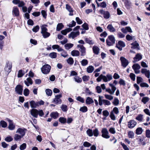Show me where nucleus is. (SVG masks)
I'll list each match as a JSON object with an SVG mask.
<instances>
[{"label": "nucleus", "instance_id": "nucleus-56", "mask_svg": "<svg viewBox=\"0 0 150 150\" xmlns=\"http://www.w3.org/2000/svg\"><path fill=\"white\" fill-rule=\"evenodd\" d=\"M109 117L111 118V119L113 120H115V116L112 111H111L110 112Z\"/></svg>", "mask_w": 150, "mask_h": 150}, {"label": "nucleus", "instance_id": "nucleus-59", "mask_svg": "<svg viewBox=\"0 0 150 150\" xmlns=\"http://www.w3.org/2000/svg\"><path fill=\"white\" fill-rule=\"evenodd\" d=\"M102 113L104 117H107L109 115V112L107 110H103Z\"/></svg>", "mask_w": 150, "mask_h": 150}, {"label": "nucleus", "instance_id": "nucleus-63", "mask_svg": "<svg viewBox=\"0 0 150 150\" xmlns=\"http://www.w3.org/2000/svg\"><path fill=\"white\" fill-rule=\"evenodd\" d=\"M26 144L25 143H23L21 144L20 147V149L21 150H24L26 148Z\"/></svg>", "mask_w": 150, "mask_h": 150}, {"label": "nucleus", "instance_id": "nucleus-44", "mask_svg": "<svg viewBox=\"0 0 150 150\" xmlns=\"http://www.w3.org/2000/svg\"><path fill=\"white\" fill-rule=\"evenodd\" d=\"M49 56L52 59L55 58L57 57V53L55 52H52L49 54Z\"/></svg>", "mask_w": 150, "mask_h": 150}, {"label": "nucleus", "instance_id": "nucleus-21", "mask_svg": "<svg viewBox=\"0 0 150 150\" xmlns=\"http://www.w3.org/2000/svg\"><path fill=\"white\" fill-rule=\"evenodd\" d=\"M100 49L99 47L96 46L94 45L93 47V53L96 55L98 54Z\"/></svg>", "mask_w": 150, "mask_h": 150}, {"label": "nucleus", "instance_id": "nucleus-4", "mask_svg": "<svg viewBox=\"0 0 150 150\" xmlns=\"http://www.w3.org/2000/svg\"><path fill=\"white\" fill-rule=\"evenodd\" d=\"M62 96V95L61 94L57 95L55 96V98L53 99L52 102L56 104H61L62 100L60 98H61Z\"/></svg>", "mask_w": 150, "mask_h": 150}, {"label": "nucleus", "instance_id": "nucleus-38", "mask_svg": "<svg viewBox=\"0 0 150 150\" xmlns=\"http://www.w3.org/2000/svg\"><path fill=\"white\" fill-rule=\"evenodd\" d=\"M119 103V101L118 99L116 97H115L114 98V100L112 102L113 105L115 106L117 105Z\"/></svg>", "mask_w": 150, "mask_h": 150}, {"label": "nucleus", "instance_id": "nucleus-15", "mask_svg": "<svg viewBox=\"0 0 150 150\" xmlns=\"http://www.w3.org/2000/svg\"><path fill=\"white\" fill-rule=\"evenodd\" d=\"M141 73L144 74L148 78H150V72L149 70L145 68L142 69H141Z\"/></svg>", "mask_w": 150, "mask_h": 150}, {"label": "nucleus", "instance_id": "nucleus-2", "mask_svg": "<svg viewBox=\"0 0 150 150\" xmlns=\"http://www.w3.org/2000/svg\"><path fill=\"white\" fill-rule=\"evenodd\" d=\"M112 79V76L110 74H108L106 76L101 74L96 79V81L98 82H99L103 79V81L106 82L110 81Z\"/></svg>", "mask_w": 150, "mask_h": 150}, {"label": "nucleus", "instance_id": "nucleus-11", "mask_svg": "<svg viewBox=\"0 0 150 150\" xmlns=\"http://www.w3.org/2000/svg\"><path fill=\"white\" fill-rule=\"evenodd\" d=\"M99 12L102 14L103 15L104 18L108 19L110 17V13L108 11H105L103 9H100L99 10Z\"/></svg>", "mask_w": 150, "mask_h": 150}, {"label": "nucleus", "instance_id": "nucleus-14", "mask_svg": "<svg viewBox=\"0 0 150 150\" xmlns=\"http://www.w3.org/2000/svg\"><path fill=\"white\" fill-rule=\"evenodd\" d=\"M136 122L134 120H131L128 122V126L129 128H132L136 125Z\"/></svg>", "mask_w": 150, "mask_h": 150}, {"label": "nucleus", "instance_id": "nucleus-30", "mask_svg": "<svg viewBox=\"0 0 150 150\" xmlns=\"http://www.w3.org/2000/svg\"><path fill=\"white\" fill-rule=\"evenodd\" d=\"M94 70V68L92 66H89L86 69V71L88 73H92Z\"/></svg>", "mask_w": 150, "mask_h": 150}, {"label": "nucleus", "instance_id": "nucleus-37", "mask_svg": "<svg viewBox=\"0 0 150 150\" xmlns=\"http://www.w3.org/2000/svg\"><path fill=\"white\" fill-rule=\"evenodd\" d=\"M88 108L85 106L81 107L79 109V111L83 112H85L88 111Z\"/></svg>", "mask_w": 150, "mask_h": 150}, {"label": "nucleus", "instance_id": "nucleus-54", "mask_svg": "<svg viewBox=\"0 0 150 150\" xmlns=\"http://www.w3.org/2000/svg\"><path fill=\"white\" fill-rule=\"evenodd\" d=\"M80 51L81 52V56H83L85 55V54L86 53V48L85 47H83L80 50Z\"/></svg>", "mask_w": 150, "mask_h": 150}, {"label": "nucleus", "instance_id": "nucleus-55", "mask_svg": "<svg viewBox=\"0 0 150 150\" xmlns=\"http://www.w3.org/2000/svg\"><path fill=\"white\" fill-rule=\"evenodd\" d=\"M40 29V27L38 25L34 26L32 29V31L35 33L38 32Z\"/></svg>", "mask_w": 150, "mask_h": 150}, {"label": "nucleus", "instance_id": "nucleus-17", "mask_svg": "<svg viewBox=\"0 0 150 150\" xmlns=\"http://www.w3.org/2000/svg\"><path fill=\"white\" fill-rule=\"evenodd\" d=\"M29 103L31 107L33 109H35L37 107H38L37 102H35V101L32 100L30 101Z\"/></svg>", "mask_w": 150, "mask_h": 150}, {"label": "nucleus", "instance_id": "nucleus-48", "mask_svg": "<svg viewBox=\"0 0 150 150\" xmlns=\"http://www.w3.org/2000/svg\"><path fill=\"white\" fill-rule=\"evenodd\" d=\"M86 42L89 45H93L94 43L92 40H89L88 38H86L85 39Z\"/></svg>", "mask_w": 150, "mask_h": 150}, {"label": "nucleus", "instance_id": "nucleus-62", "mask_svg": "<svg viewBox=\"0 0 150 150\" xmlns=\"http://www.w3.org/2000/svg\"><path fill=\"white\" fill-rule=\"evenodd\" d=\"M41 13L43 17L45 19L46 18L47 15L46 12L44 10H42Z\"/></svg>", "mask_w": 150, "mask_h": 150}, {"label": "nucleus", "instance_id": "nucleus-49", "mask_svg": "<svg viewBox=\"0 0 150 150\" xmlns=\"http://www.w3.org/2000/svg\"><path fill=\"white\" fill-rule=\"evenodd\" d=\"M76 100L82 103H83L85 102V100L83 98L81 97L80 96H78L76 98Z\"/></svg>", "mask_w": 150, "mask_h": 150}, {"label": "nucleus", "instance_id": "nucleus-52", "mask_svg": "<svg viewBox=\"0 0 150 150\" xmlns=\"http://www.w3.org/2000/svg\"><path fill=\"white\" fill-rule=\"evenodd\" d=\"M81 63L82 66H85L88 64V61L86 59H83L81 61Z\"/></svg>", "mask_w": 150, "mask_h": 150}, {"label": "nucleus", "instance_id": "nucleus-57", "mask_svg": "<svg viewBox=\"0 0 150 150\" xmlns=\"http://www.w3.org/2000/svg\"><path fill=\"white\" fill-rule=\"evenodd\" d=\"M105 98L107 99H108L109 100H111L113 99V96H111V95H109L108 94H105L104 95Z\"/></svg>", "mask_w": 150, "mask_h": 150}, {"label": "nucleus", "instance_id": "nucleus-20", "mask_svg": "<svg viewBox=\"0 0 150 150\" xmlns=\"http://www.w3.org/2000/svg\"><path fill=\"white\" fill-rule=\"evenodd\" d=\"M134 60L133 61V62L134 63L137 62L141 60V54L138 53L136 55L135 57L133 58Z\"/></svg>", "mask_w": 150, "mask_h": 150}, {"label": "nucleus", "instance_id": "nucleus-41", "mask_svg": "<svg viewBox=\"0 0 150 150\" xmlns=\"http://www.w3.org/2000/svg\"><path fill=\"white\" fill-rule=\"evenodd\" d=\"M23 137H22V136L21 135L16 134L14 135V139L15 141H17L20 140Z\"/></svg>", "mask_w": 150, "mask_h": 150}, {"label": "nucleus", "instance_id": "nucleus-6", "mask_svg": "<svg viewBox=\"0 0 150 150\" xmlns=\"http://www.w3.org/2000/svg\"><path fill=\"white\" fill-rule=\"evenodd\" d=\"M23 90V86L20 85H17L15 88V91L18 94L22 95Z\"/></svg>", "mask_w": 150, "mask_h": 150}, {"label": "nucleus", "instance_id": "nucleus-28", "mask_svg": "<svg viewBox=\"0 0 150 150\" xmlns=\"http://www.w3.org/2000/svg\"><path fill=\"white\" fill-rule=\"evenodd\" d=\"M59 121L61 123L64 124L67 122V119L64 117H60L59 119Z\"/></svg>", "mask_w": 150, "mask_h": 150}, {"label": "nucleus", "instance_id": "nucleus-45", "mask_svg": "<svg viewBox=\"0 0 150 150\" xmlns=\"http://www.w3.org/2000/svg\"><path fill=\"white\" fill-rule=\"evenodd\" d=\"M66 8L69 12H73V10L71 6L68 4L66 5Z\"/></svg>", "mask_w": 150, "mask_h": 150}, {"label": "nucleus", "instance_id": "nucleus-31", "mask_svg": "<svg viewBox=\"0 0 150 150\" xmlns=\"http://www.w3.org/2000/svg\"><path fill=\"white\" fill-rule=\"evenodd\" d=\"M108 39H109L112 42V44H114L115 42V39L113 35H110L108 36Z\"/></svg>", "mask_w": 150, "mask_h": 150}, {"label": "nucleus", "instance_id": "nucleus-10", "mask_svg": "<svg viewBox=\"0 0 150 150\" xmlns=\"http://www.w3.org/2000/svg\"><path fill=\"white\" fill-rule=\"evenodd\" d=\"M27 129L24 128H18L16 132L20 134L22 137H23L26 133Z\"/></svg>", "mask_w": 150, "mask_h": 150}, {"label": "nucleus", "instance_id": "nucleus-22", "mask_svg": "<svg viewBox=\"0 0 150 150\" xmlns=\"http://www.w3.org/2000/svg\"><path fill=\"white\" fill-rule=\"evenodd\" d=\"M50 116L51 117L53 118L54 119H56L59 117V114L57 112H53L51 113Z\"/></svg>", "mask_w": 150, "mask_h": 150}, {"label": "nucleus", "instance_id": "nucleus-43", "mask_svg": "<svg viewBox=\"0 0 150 150\" xmlns=\"http://www.w3.org/2000/svg\"><path fill=\"white\" fill-rule=\"evenodd\" d=\"M61 108L63 112H67L68 110L67 106L65 105L62 104L61 106Z\"/></svg>", "mask_w": 150, "mask_h": 150}, {"label": "nucleus", "instance_id": "nucleus-53", "mask_svg": "<svg viewBox=\"0 0 150 150\" xmlns=\"http://www.w3.org/2000/svg\"><path fill=\"white\" fill-rule=\"evenodd\" d=\"M85 93L87 95H90L93 94V93L90 91L89 88H86Z\"/></svg>", "mask_w": 150, "mask_h": 150}, {"label": "nucleus", "instance_id": "nucleus-34", "mask_svg": "<svg viewBox=\"0 0 150 150\" xmlns=\"http://www.w3.org/2000/svg\"><path fill=\"white\" fill-rule=\"evenodd\" d=\"M140 68V65L137 63L134 64L132 66V68L133 70L139 69Z\"/></svg>", "mask_w": 150, "mask_h": 150}, {"label": "nucleus", "instance_id": "nucleus-9", "mask_svg": "<svg viewBox=\"0 0 150 150\" xmlns=\"http://www.w3.org/2000/svg\"><path fill=\"white\" fill-rule=\"evenodd\" d=\"M120 60L121 62L122 66L124 68L126 67L129 63L128 61L124 57H121Z\"/></svg>", "mask_w": 150, "mask_h": 150}, {"label": "nucleus", "instance_id": "nucleus-8", "mask_svg": "<svg viewBox=\"0 0 150 150\" xmlns=\"http://www.w3.org/2000/svg\"><path fill=\"white\" fill-rule=\"evenodd\" d=\"M125 46V43L122 40H119L117 44H116V47L120 51L122 50V48Z\"/></svg>", "mask_w": 150, "mask_h": 150}, {"label": "nucleus", "instance_id": "nucleus-12", "mask_svg": "<svg viewBox=\"0 0 150 150\" xmlns=\"http://www.w3.org/2000/svg\"><path fill=\"white\" fill-rule=\"evenodd\" d=\"M12 14L13 15L16 17L19 15V11L18 8L17 6H14L13 8Z\"/></svg>", "mask_w": 150, "mask_h": 150}, {"label": "nucleus", "instance_id": "nucleus-5", "mask_svg": "<svg viewBox=\"0 0 150 150\" xmlns=\"http://www.w3.org/2000/svg\"><path fill=\"white\" fill-rule=\"evenodd\" d=\"M101 136L105 139H108L110 137L109 135V132L106 128H103L101 130Z\"/></svg>", "mask_w": 150, "mask_h": 150}, {"label": "nucleus", "instance_id": "nucleus-23", "mask_svg": "<svg viewBox=\"0 0 150 150\" xmlns=\"http://www.w3.org/2000/svg\"><path fill=\"white\" fill-rule=\"evenodd\" d=\"M71 54L73 56H78L79 55L80 52L78 50H74L71 52Z\"/></svg>", "mask_w": 150, "mask_h": 150}, {"label": "nucleus", "instance_id": "nucleus-29", "mask_svg": "<svg viewBox=\"0 0 150 150\" xmlns=\"http://www.w3.org/2000/svg\"><path fill=\"white\" fill-rule=\"evenodd\" d=\"M1 126L2 127L5 128L7 126V122L4 120H1L0 121Z\"/></svg>", "mask_w": 150, "mask_h": 150}, {"label": "nucleus", "instance_id": "nucleus-42", "mask_svg": "<svg viewBox=\"0 0 150 150\" xmlns=\"http://www.w3.org/2000/svg\"><path fill=\"white\" fill-rule=\"evenodd\" d=\"M13 139V138L10 136L6 137L4 139V140L7 142H10L12 141Z\"/></svg>", "mask_w": 150, "mask_h": 150}, {"label": "nucleus", "instance_id": "nucleus-40", "mask_svg": "<svg viewBox=\"0 0 150 150\" xmlns=\"http://www.w3.org/2000/svg\"><path fill=\"white\" fill-rule=\"evenodd\" d=\"M41 33L42 34V36L44 38H48L50 35V33L47 32H44Z\"/></svg>", "mask_w": 150, "mask_h": 150}, {"label": "nucleus", "instance_id": "nucleus-19", "mask_svg": "<svg viewBox=\"0 0 150 150\" xmlns=\"http://www.w3.org/2000/svg\"><path fill=\"white\" fill-rule=\"evenodd\" d=\"M86 105H90L94 103V101L92 98L90 97H88L86 100Z\"/></svg>", "mask_w": 150, "mask_h": 150}, {"label": "nucleus", "instance_id": "nucleus-50", "mask_svg": "<svg viewBox=\"0 0 150 150\" xmlns=\"http://www.w3.org/2000/svg\"><path fill=\"white\" fill-rule=\"evenodd\" d=\"M24 73L23 71L21 69L19 70L18 75V78H21L24 75Z\"/></svg>", "mask_w": 150, "mask_h": 150}, {"label": "nucleus", "instance_id": "nucleus-16", "mask_svg": "<svg viewBox=\"0 0 150 150\" xmlns=\"http://www.w3.org/2000/svg\"><path fill=\"white\" fill-rule=\"evenodd\" d=\"M24 83L25 85L28 86L30 85H32L33 83V80L30 77H28L26 79V80L24 81Z\"/></svg>", "mask_w": 150, "mask_h": 150}, {"label": "nucleus", "instance_id": "nucleus-25", "mask_svg": "<svg viewBox=\"0 0 150 150\" xmlns=\"http://www.w3.org/2000/svg\"><path fill=\"white\" fill-rule=\"evenodd\" d=\"M82 27L83 28H80L81 30H88L89 29V26L88 24L86 23H84L82 25Z\"/></svg>", "mask_w": 150, "mask_h": 150}, {"label": "nucleus", "instance_id": "nucleus-7", "mask_svg": "<svg viewBox=\"0 0 150 150\" xmlns=\"http://www.w3.org/2000/svg\"><path fill=\"white\" fill-rule=\"evenodd\" d=\"M5 120L9 123L8 129L10 130H14L15 128V126L14 125L13 120L8 118H6Z\"/></svg>", "mask_w": 150, "mask_h": 150}, {"label": "nucleus", "instance_id": "nucleus-35", "mask_svg": "<svg viewBox=\"0 0 150 150\" xmlns=\"http://www.w3.org/2000/svg\"><path fill=\"white\" fill-rule=\"evenodd\" d=\"M86 132L87 135L89 137H91L93 135V130L91 129H88L87 130Z\"/></svg>", "mask_w": 150, "mask_h": 150}, {"label": "nucleus", "instance_id": "nucleus-1", "mask_svg": "<svg viewBox=\"0 0 150 150\" xmlns=\"http://www.w3.org/2000/svg\"><path fill=\"white\" fill-rule=\"evenodd\" d=\"M30 114L34 117L37 118L38 115L40 117H42L44 114L43 110H38L36 109H32L30 110Z\"/></svg>", "mask_w": 150, "mask_h": 150}, {"label": "nucleus", "instance_id": "nucleus-13", "mask_svg": "<svg viewBox=\"0 0 150 150\" xmlns=\"http://www.w3.org/2000/svg\"><path fill=\"white\" fill-rule=\"evenodd\" d=\"M80 32L79 31H77L76 32L72 31L69 35V38H71L73 39L79 35Z\"/></svg>", "mask_w": 150, "mask_h": 150}, {"label": "nucleus", "instance_id": "nucleus-60", "mask_svg": "<svg viewBox=\"0 0 150 150\" xmlns=\"http://www.w3.org/2000/svg\"><path fill=\"white\" fill-rule=\"evenodd\" d=\"M118 83L120 85L124 86L126 85L125 81L122 79H120Z\"/></svg>", "mask_w": 150, "mask_h": 150}, {"label": "nucleus", "instance_id": "nucleus-61", "mask_svg": "<svg viewBox=\"0 0 150 150\" xmlns=\"http://www.w3.org/2000/svg\"><path fill=\"white\" fill-rule=\"evenodd\" d=\"M129 76L132 81H134L135 80V75L134 73H130L129 74Z\"/></svg>", "mask_w": 150, "mask_h": 150}, {"label": "nucleus", "instance_id": "nucleus-33", "mask_svg": "<svg viewBox=\"0 0 150 150\" xmlns=\"http://www.w3.org/2000/svg\"><path fill=\"white\" fill-rule=\"evenodd\" d=\"M45 92L46 95L48 96H51L52 94V91L50 89H46L45 90Z\"/></svg>", "mask_w": 150, "mask_h": 150}, {"label": "nucleus", "instance_id": "nucleus-39", "mask_svg": "<svg viewBox=\"0 0 150 150\" xmlns=\"http://www.w3.org/2000/svg\"><path fill=\"white\" fill-rule=\"evenodd\" d=\"M11 66H8V64H6V65L4 69L8 73L10 72L11 71Z\"/></svg>", "mask_w": 150, "mask_h": 150}, {"label": "nucleus", "instance_id": "nucleus-46", "mask_svg": "<svg viewBox=\"0 0 150 150\" xmlns=\"http://www.w3.org/2000/svg\"><path fill=\"white\" fill-rule=\"evenodd\" d=\"M30 93V91L29 89L27 88H25L23 91L24 95L25 96H28Z\"/></svg>", "mask_w": 150, "mask_h": 150}, {"label": "nucleus", "instance_id": "nucleus-27", "mask_svg": "<svg viewBox=\"0 0 150 150\" xmlns=\"http://www.w3.org/2000/svg\"><path fill=\"white\" fill-rule=\"evenodd\" d=\"M74 46V44L72 43H67L64 45L65 49L67 50H69L72 48Z\"/></svg>", "mask_w": 150, "mask_h": 150}, {"label": "nucleus", "instance_id": "nucleus-51", "mask_svg": "<svg viewBox=\"0 0 150 150\" xmlns=\"http://www.w3.org/2000/svg\"><path fill=\"white\" fill-rule=\"evenodd\" d=\"M74 79L75 81L78 83H81L82 81L81 79L79 76H75Z\"/></svg>", "mask_w": 150, "mask_h": 150}, {"label": "nucleus", "instance_id": "nucleus-18", "mask_svg": "<svg viewBox=\"0 0 150 150\" xmlns=\"http://www.w3.org/2000/svg\"><path fill=\"white\" fill-rule=\"evenodd\" d=\"M131 45H132V46L131 47L132 49H137L138 50H139V45L137 41H135L134 42L131 43Z\"/></svg>", "mask_w": 150, "mask_h": 150}, {"label": "nucleus", "instance_id": "nucleus-26", "mask_svg": "<svg viewBox=\"0 0 150 150\" xmlns=\"http://www.w3.org/2000/svg\"><path fill=\"white\" fill-rule=\"evenodd\" d=\"M64 25L62 23H59L58 24L57 28L56 30L57 31H59L61 30L64 27Z\"/></svg>", "mask_w": 150, "mask_h": 150}, {"label": "nucleus", "instance_id": "nucleus-32", "mask_svg": "<svg viewBox=\"0 0 150 150\" xmlns=\"http://www.w3.org/2000/svg\"><path fill=\"white\" fill-rule=\"evenodd\" d=\"M67 63L70 65H72L74 62L73 59L71 57H69L67 60Z\"/></svg>", "mask_w": 150, "mask_h": 150}, {"label": "nucleus", "instance_id": "nucleus-58", "mask_svg": "<svg viewBox=\"0 0 150 150\" xmlns=\"http://www.w3.org/2000/svg\"><path fill=\"white\" fill-rule=\"evenodd\" d=\"M149 98L148 97H145L142 98V101L143 102L144 104H145L149 100Z\"/></svg>", "mask_w": 150, "mask_h": 150}, {"label": "nucleus", "instance_id": "nucleus-47", "mask_svg": "<svg viewBox=\"0 0 150 150\" xmlns=\"http://www.w3.org/2000/svg\"><path fill=\"white\" fill-rule=\"evenodd\" d=\"M134 133L132 131H129L128 132V137L130 138H133L134 137Z\"/></svg>", "mask_w": 150, "mask_h": 150}, {"label": "nucleus", "instance_id": "nucleus-36", "mask_svg": "<svg viewBox=\"0 0 150 150\" xmlns=\"http://www.w3.org/2000/svg\"><path fill=\"white\" fill-rule=\"evenodd\" d=\"M93 135L95 137H98L99 134V132L97 128H96L93 129Z\"/></svg>", "mask_w": 150, "mask_h": 150}, {"label": "nucleus", "instance_id": "nucleus-3", "mask_svg": "<svg viewBox=\"0 0 150 150\" xmlns=\"http://www.w3.org/2000/svg\"><path fill=\"white\" fill-rule=\"evenodd\" d=\"M51 66L48 64H45L42 66L41 68L42 73L45 74H48L50 71Z\"/></svg>", "mask_w": 150, "mask_h": 150}, {"label": "nucleus", "instance_id": "nucleus-24", "mask_svg": "<svg viewBox=\"0 0 150 150\" xmlns=\"http://www.w3.org/2000/svg\"><path fill=\"white\" fill-rule=\"evenodd\" d=\"M107 28L110 32H113L115 31V29L111 24H109L107 27Z\"/></svg>", "mask_w": 150, "mask_h": 150}, {"label": "nucleus", "instance_id": "nucleus-64", "mask_svg": "<svg viewBox=\"0 0 150 150\" xmlns=\"http://www.w3.org/2000/svg\"><path fill=\"white\" fill-rule=\"evenodd\" d=\"M83 146L86 147H88L91 146V144L87 142H85L83 143Z\"/></svg>", "mask_w": 150, "mask_h": 150}]
</instances>
